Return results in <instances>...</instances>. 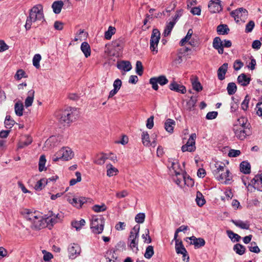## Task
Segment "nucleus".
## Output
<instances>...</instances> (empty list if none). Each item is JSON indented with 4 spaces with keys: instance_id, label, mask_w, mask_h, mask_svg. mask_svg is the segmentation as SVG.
I'll list each match as a JSON object with an SVG mask.
<instances>
[{
    "instance_id": "obj_1",
    "label": "nucleus",
    "mask_w": 262,
    "mask_h": 262,
    "mask_svg": "<svg viewBox=\"0 0 262 262\" xmlns=\"http://www.w3.org/2000/svg\"><path fill=\"white\" fill-rule=\"evenodd\" d=\"M37 21H41L42 23L46 21L43 6L41 4L36 5L30 10L29 16L27 17L25 25L26 29L27 30L30 29L32 23Z\"/></svg>"
},
{
    "instance_id": "obj_2",
    "label": "nucleus",
    "mask_w": 262,
    "mask_h": 262,
    "mask_svg": "<svg viewBox=\"0 0 262 262\" xmlns=\"http://www.w3.org/2000/svg\"><path fill=\"white\" fill-rule=\"evenodd\" d=\"M78 115V112L75 107H68L63 111L59 118V121L64 125H68L74 121Z\"/></svg>"
},
{
    "instance_id": "obj_3",
    "label": "nucleus",
    "mask_w": 262,
    "mask_h": 262,
    "mask_svg": "<svg viewBox=\"0 0 262 262\" xmlns=\"http://www.w3.org/2000/svg\"><path fill=\"white\" fill-rule=\"evenodd\" d=\"M140 226L135 225L130 232V235L128 238L127 244L131 249L134 251H138V241Z\"/></svg>"
},
{
    "instance_id": "obj_4",
    "label": "nucleus",
    "mask_w": 262,
    "mask_h": 262,
    "mask_svg": "<svg viewBox=\"0 0 262 262\" xmlns=\"http://www.w3.org/2000/svg\"><path fill=\"white\" fill-rule=\"evenodd\" d=\"M104 220L101 216H94L91 219V229L95 234H100L102 232L104 228Z\"/></svg>"
},
{
    "instance_id": "obj_5",
    "label": "nucleus",
    "mask_w": 262,
    "mask_h": 262,
    "mask_svg": "<svg viewBox=\"0 0 262 262\" xmlns=\"http://www.w3.org/2000/svg\"><path fill=\"white\" fill-rule=\"evenodd\" d=\"M74 156V153L69 147H63L59 150L53 157V161L56 162L59 159L68 161Z\"/></svg>"
},
{
    "instance_id": "obj_6",
    "label": "nucleus",
    "mask_w": 262,
    "mask_h": 262,
    "mask_svg": "<svg viewBox=\"0 0 262 262\" xmlns=\"http://www.w3.org/2000/svg\"><path fill=\"white\" fill-rule=\"evenodd\" d=\"M160 39V32L158 29H154L150 39V49L153 54L158 52V45Z\"/></svg>"
},
{
    "instance_id": "obj_7",
    "label": "nucleus",
    "mask_w": 262,
    "mask_h": 262,
    "mask_svg": "<svg viewBox=\"0 0 262 262\" xmlns=\"http://www.w3.org/2000/svg\"><path fill=\"white\" fill-rule=\"evenodd\" d=\"M167 167L169 170V173L171 176L179 175L182 172L180 165L177 160L169 159L167 163Z\"/></svg>"
},
{
    "instance_id": "obj_8",
    "label": "nucleus",
    "mask_w": 262,
    "mask_h": 262,
    "mask_svg": "<svg viewBox=\"0 0 262 262\" xmlns=\"http://www.w3.org/2000/svg\"><path fill=\"white\" fill-rule=\"evenodd\" d=\"M196 138L195 134H192L188 139L186 144L182 146V150L183 152L194 151L195 150V139Z\"/></svg>"
},
{
    "instance_id": "obj_9",
    "label": "nucleus",
    "mask_w": 262,
    "mask_h": 262,
    "mask_svg": "<svg viewBox=\"0 0 262 262\" xmlns=\"http://www.w3.org/2000/svg\"><path fill=\"white\" fill-rule=\"evenodd\" d=\"M68 250L69 256L71 259H75L80 255L81 252V248L80 246L75 243L70 244L69 246Z\"/></svg>"
},
{
    "instance_id": "obj_10",
    "label": "nucleus",
    "mask_w": 262,
    "mask_h": 262,
    "mask_svg": "<svg viewBox=\"0 0 262 262\" xmlns=\"http://www.w3.org/2000/svg\"><path fill=\"white\" fill-rule=\"evenodd\" d=\"M232 17H234V20L237 22H239L242 18H245L248 15V11L243 8H239L235 10L232 11L230 13Z\"/></svg>"
},
{
    "instance_id": "obj_11",
    "label": "nucleus",
    "mask_w": 262,
    "mask_h": 262,
    "mask_svg": "<svg viewBox=\"0 0 262 262\" xmlns=\"http://www.w3.org/2000/svg\"><path fill=\"white\" fill-rule=\"evenodd\" d=\"M233 129L236 137L241 140L245 139L246 136L250 134L249 128L245 129L242 126H234Z\"/></svg>"
},
{
    "instance_id": "obj_12",
    "label": "nucleus",
    "mask_w": 262,
    "mask_h": 262,
    "mask_svg": "<svg viewBox=\"0 0 262 262\" xmlns=\"http://www.w3.org/2000/svg\"><path fill=\"white\" fill-rule=\"evenodd\" d=\"M215 178L219 181H224V183L226 184L231 182V177L230 176V171L228 169H225V172H221L220 173H215L214 175Z\"/></svg>"
},
{
    "instance_id": "obj_13",
    "label": "nucleus",
    "mask_w": 262,
    "mask_h": 262,
    "mask_svg": "<svg viewBox=\"0 0 262 262\" xmlns=\"http://www.w3.org/2000/svg\"><path fill=\"white\" fill-rule=\"evenodd\" d=\"M169 89L173 91L180 93L181 94H185L186 89L183 85L178 84L175 80H173L169 84Z\"/></svg>"
},
{
    "instance_id": "obj_14",
    "label": "nucleus",
    "mask_w": 262,
    "mask_h": 262,
    "mask_svg": "<svg viewBox=\"0 0 262 262\" xmlns=\"http://www.w3.org/2000/svg\"><path fill=\"white\" fill-rule=\"evenodd\" d=\"M208 8L211 13L219 12L222 10L221 1L220 0H212L209 2Z\"/></svg>"
},
{
    "instance_id": "obj_15",
    "label": "nucleus",
    "mask_w": 262,
    "mask_h": 262,
    "mask_svg": "<svg viewBox=\"0 0 262 262\" xmlns=\"http://www.w3.org/2000/svg\"><path fill=\"white\" fill-rule=\"evenodd\" d=\"M251 183L254 189L262 191V173L256 175L251 180Z\"/></svg>"
},
{
    "instance_id": "obj_16",
    "label": "nucleus",
    "mask_w": 262,
    "mask_h": 262,
    "mask_svg": "<svg viewBox=\"0 0 262 262\" xmlns=\"http://www.w3.org/2000/svg\"><path fill=\"white\" fill-rule=\"evenodd\" d=\"M187 239L190 240V244L193 245L196 248L203 247L205 244V241L203 238H196L194 236H192L189 237H187Z\"/></svg>"
},
{
    "instance_id": "obj_17",
    "label": "nucleus",
    "mask_w": 262,
    "mask_h": 262,
    "mask_svg": "<svg viewBox=\"0 0 262 262\" xmlns=\"http://www.w3.org/2000/svg\"><path fill=\"white\" fill-rule=\"evenodd\" d=\"M88 198L84 197L74 198L70 200V203L77 208H80L88 201Z\"/></svg>"
},
{
    "instance_id": "obj_18",
    "label": "nucleus",
    "mask_w": 262,
    "mask_h": 262,
    "mask_svg": "<svg viewBox=\"0 0 262 262\" xmlns=\"http://www.w3.org/2000/svg\"><path fill=\"white\" fill-rule=\"evenodd\" d=\"M213 47L217 50L220 54L224 53V49L223 48V41L219 37H215L213 40Z\"/></svg>"
},
{
    "instance_id": "obj_19",
    "label": "nucleus",
    "mask_w": 262,
    "mask_h": 262,
    "mask_svg": "<svg viewBox=\"0 0 262 262\" xmlns=\"http://www.w3.org/2000/svg\"><path fill=\"white\" fill-rule=\"evenodd\" d=\"M228 64L224 63L217 70V77L220 80H223L225 78V75L227 72Z\"/></svg>"
},
{
    "instance_id": "obj_20",
    "label": "nucleus",
    "mask_w": 262,
    "mask_h": 262,
    "mask_svg": "<svg viewBox=\"0 0 262 262\" xmlns=\"http://www.w3.org/2000/svg\"><path fill=\"white\" fill-rule=\"evenodd\" d=\"M24 213L26 214L25 217L27 220L31 221L34 223H35L36 220L38 219L39 221H40L42 218L41 216L36 214L35 212H30L28 209L25 210Z\"/></svg>"
},
{
    "instance_id": "obj_21",
    "label": "nucleus",
    "mask_w": 262,
    "mask_h": 262,
    "mask_svg": "<svg viewBox=\"0 0 262 262\" xmlns=\"http://www.w3.org/2000/svg\"><path fill=\"white\" fill-rule=\"evenodd\" d=\"M117 67L119 70L125 72L129 71L132 68L130 62L129 61L124 60L118 62L117 64Z\"/></svg>"
},
{
    "instance_id": "obj_22",
    "label": "nucleus",
    "mask_w": 262,
    "mask_h": 262,
    "mask_svg": "<svg viewBox=\"0 0 262 262\" xmlns=\"http://www.w3.org/2000/svg\"><path fill=\"white\" fill-rule=\"evenodd\" d=\"M231 222L233 223L236 227L242 229L248 230L250 228V223L249 221H243L242 220H231Z\"/></svg>"
},
{
    "instance_id": "obj_23",
    "label": "nucleus",
    "mask_w": 262,
    "mask_h": 262,
    "mask_svg": "<svg viewBox=\"0 0 262 262\" xmlns=\"http://www.w3.org/2000/svg\"><path fill=\"white\" fill-rule=\"evenodd\" d=\"M32 142V138L29 135H25L18 144V148H23Z\"/></svg>"
},
{
    "instance_id": "obj_24",
    "label": "nucleus",
    "mask_w": 262,
    "mask_h": 262,
    "mask_svg": "<svg viewBox=\"0 0 262 262\" xmlns=\"http://www.w3.org/2000/svg\"><path fill=\"white\" fill-rule=\"evenodd\" d=\"M237 80L242 86H246L250 83L251 78L248 77L245 74L242 73L238 76Z\"/></svg>"
},
{
    "instance_id": "obj_25",
    "label": "nucleus",
    "mask_w": 262,
    "mask_h": 262,
    "mask_svg": "<svg viewBox=\"0 0 262 262\" xmlns=\"http://www.w3.org/2000/svg\"><path fill=\"white\" fill-rule=\"evenodd\" d=\"M63 6V2L62 1L54 2L52 5V8L53 9L54 13L57 14L60 13Z\"/></svg>"
},
{
    "instance_id": "obj_26",
    "label": "nucleus",
    "mask_w": 262,
    "mask_h": 262,
    "mask_svg": "<svg viewBox=\"0 0 262 262\" xmlns=\"http://www.w3.org/2000/svg\"><path fill=\"white\" fill-rule=\"evenodd\" d=\"M176 124L175 121L171 119H168L164 123V127L167 132L172 133L173 132V128Z\"/></svg>"
},
{
    "instance_id": "obj_27",
    "label": "nucleus",
    "mask_w": 262,
    "mask_h": 262,
    "mask_svg": "<svg viewBox=\"0 0 262 262\" xmlns=\"http://www.w3.org/2000/svg\"><path fill=\"white\" fill-rule=\"evenodd\" d=\"M80 49L86 58H88L91 55V48L87 42H83L81 43L80 46Z\"/></svg>"
},
{
    "instance_id": "obj_28",
    "label": "nucleus",
    "mask_w": 262,
    "mask_h": 262,
    "mask_svg": "<svg viewBox=\"0 0 262 262\" xmlns=\"http://www.w3.org/2000/svg\"><path fill=\"white\" fill-rule=\"evenodd\" d=\"M59 214H57L55 215V214H52L50 215L49 217L46 219V222L48 225H51L53 226L55 223H57L60 219V216H59Z\"/></svg>"
},
{
    "instance_id": "obj_29",
    "label": "nucleus",
    "mask_w": 262,
    "mask_h": 262,
    "mask_svg": "<svg viewBox=\"0 0 262 262\" xmlns=\"http://www.w3.org/2000/svg\"><path fill=\"white\" fill-rule=\"evenodd\" d=\"M230 29L226 24L219 25L216 28V32L219 35H227L229 33Z\"/></svg>"
},
{
    "instance_id": "obj_30",
    "label": "nucleus",
    "mask_w": 262,
    "mask_h": 262,
    "mask_svg": "<svg viewBox=\"0 0 262 262\" xmlns=\"http://www.w3.org/2000/svg\"><path fill=\"white\" fill-rule=\"evenodd\" d=\"M34 91L31 90L28 92L29 95L26 98L25 101V105L26 107L32 105L34 100Z\"/></svg>"
},
{
    "instance_id": "obj_31",
    "label": "nucleus",
    "mask_w": 262,
    "mask_h": 262,
    "mask_svg": "<svg viewBox=\"0 0 262 262\" xmlns=\"http://www.w3.org/2000/svg\"><path fill=\"white\" fill-rule=\"evenodd\" d=\"M240 170L242 172L245 174L249 173L251 170L250 163L247 161H243L240 164Z\"/></svg>"
},
{
    "instance_id": "obj_32",
    "label": "nucleus",
    "mask_w": 262,
    "mask_h": 262,
    "mask_svg": "<svg viewBox=\"0 0 262 262\" xmlns=\"http://www.w3.org/2000/svg\"><path fill=\"white\" fill-rule=\"evenodd\" d=\"M107 168V176L109 177L115 176L117 174L119 171L118 170L114 167L111 164L106 165Z\"/></svg>"
},
{
    "instance_id": "obj_33",
    "label": "nucleus",
    "mask_w": 262,
    "mask_h": 262,
    "mask_svg": "<svg viewBox=\"0 0 262 262\" xmlns=\"http://www.w3.org/2000/svg\"><path fill=\"white\" fill-rule=\"evenodd\" d=\"M175 22L174 21H170L166 24L165 29L163 32V35L165 37H166L170 35L173 28L174 27L175 25Z\"/></svg>"
},
{
    "instance_id": "obj_34",
    "label": "nucleus",
    "mask_w": 262,
    "mask_h": 262,
    "mask_svg": "<svg viewBox=\"0 0 262 262\" xmlns=\"http://www.w3.org/2000/svg\"><path fill=\"white\" fill-rule=\"evenodd\" d=\"M175 248L176 252L178 254H186V253H187V251L184 247L181 241L176 243Z\"/></svg>"
},
{
    "instance_id": "obj_35",
    "label": "nucleus",
    "mask_w": 262,
    "mask_h": 262,
    "mask_svg": "<svg viewBox=\"0 0 262 262\" xmlns=\"http://www.w3.org/2000/svg\"><path fill=\"white\" fill-rule=\"evenodd\" d=\"M195 201L197 205L200 207L203 206L206 203V201L203 195L200 191H198L196 192Z\"/></svg>"
},
{
    "instance_id": "obj_36",
    "label": "nucleus",
    "mask_w": 262,
    "mask_h": 262,
    "mask_svg": "<svg viewBox=\"0 0 262 262\" xmlns=\"http://www.w3.org/2000/svg\"><path fill=\"white\" fill-rule=\"evenodd\" d=\"M142 143L144 146H150L149 135L147 132H143L141 136Z\"/></svg>"
},
{
    "instance_id": "obj_37",
    "label": "nucleus",
    "mask_w": 262,
    "mask_h": 262,
    "mask_svg": "<svg viewBox=\"0 0 262 262\" xmlns=\"http://www.w3.org/2000/svg\"><path fill=\"white\" fill-rule=\"evenodd\" d=\"M215 167L216 169H215L213 172L214 175L215 174L216 172L219 173L221 172H224L226 169L225 168V164L219 162L215 163Z\"/></svg>"
},
{
    "instance_id": "obj_38",
    "label": "nucleus",
    "mask_w": 262,
    "mask_h": 262,
    "mask_svg": "<svg viewBox=\"0 0 262 262\" xmlns=\"http://www.w3.org/2000/svg\"><path fill=\"white\" fill-rule=\"evenodd\" d=\"M109 158L107 157L106 155L102 153L97 156V159L95 161V163L98 165H103L106 159Z\"/></svg>"
},
{
    "instance_id": "obj_39",
    "label": "nucleus",
    "mask_w": 262,
    "mask_h": 262,
    "mask_svg": "<svg viewBox=\"0 0 262 262\" xmlns=\"http://www.w3.org/2000/svg\"><path fill=\"white\" fill-rule=\"evenodd\" d=\"M15 113L18 116H21L23 114L24 106L21 103L16 102L14 106Z\"/></svg>"
},
{
    "instance_id": "obj_40",
    "label": "nucleus",
    "mask_w": 262,
    "mask_h": 262,
    "mask_svg": "<svg viewBox=\"0 0 262 262\" xmlns=\"http://www.w3.org/2000/svg\"><path fill=\"white\" fill-rule=\"evenodd\" d=\"M226 232L228 237L233 242H238L241 238L238 234L234 233L233 231L231 230H227Z\"/></svg>"
},
{
    "instance_id": "obj_41",
    "label": "nucleus",
    "mask_w": 262,
    "mask_h": 262,
    "mask_svg": "<svg viewBox=\"0 0 262 262\" xmlns=\"http://www.w3.org/2000/svg\"><path fill=\"white\" fill-rule=\"evenodd\" d=\"M234 251L239 255H243L245 252V247L241 244H236L233 247Z\"/></svg>"
},
{
    "instance_id": "obj_42",
    "label": "nucleus",
    "mask_w": 262,
    "mask_h": 262,
    "mask_svg": "<svg viewBox=\"0 0 262 262\" xmlns=\"http://www.w3.org/2000/svg\"><path fill=\"white\" fill-rule=\"evenodd\" d=\"M47 183L48 180L46 179H40L39 181L37 182L34 186V188L36 190H41Z\"/></svg>"
},
{
    "instance_id": "obj_43",
    "label": "nucleus",
    "mask_w": 262,
    "mask_h": 262,
    "mask_svg": "<svg viewBox=\"0 0 262 262\" xmlns=\"http://www.w3.org/2000/svg\"><path fill=\"white\" fill-rule=\"evenodd\" d=\"M192 34V30L191 29H189L186 36L181 40L180 42V46H183L187 42H188L191 38Z\"/></svg>"
},
{
    "instance_id": "obj_44",
    "label": "nucleus",
    "mask_w": 262,
    "mask_h": 262,
    "mask_svg": "<svg viewBox=\"0 0 262 262\" xmlns=\"http://www.w3.org/2000/svg\"><path fill=\"white\" fill-rule=\"evenodd\" d=\"M227 90L228 93L230 95H233L237 90V87L235 83L230 82L228 84Z\"/></svg>"
},
{
    "instance_id": "obj_45",
    "label": "nucleus",
    "mask_w": 262,
    "mask_h": 262,
    "mask_svg": "<svg viewBox=\"0 0 262 262\" xmlns=\"http://www.w3.org/2000/svg\"><path fill=\"white\" fill-rule=\"evenodd\" d=\"M116 32V29L115 27L112 26H110L108 28L107 31H106L104 33V37L106 39L109 40L112 38L113 35H114Z\"/></svg>"
},
{
    "instance_id": "obj_46",
    "label": "nucleus",
    "mask_w": 262,
    "mask_h": 262,
    "mask_svg": "<svg viewBox=\"0 0 262 262\" xmlns=\"http://www.w3.org/2000/svg\"><path fill=\"white\" fill-rule=\"evenodd\" d=\"M247 119L244 117H241L237 119L236 124L234 126H239L240 127H244L245 129H248V126H247Z\"/></svg>"
},
{
    "instance_id": "obj_47",
    "label": "nucleus",
    "mask_w": 262,
    "mask_h": 262,
    "mask_svg": "<svg viewBox=\"0 0 262 262\" xmlns=\"http://www.w3.org/2000/svg\"><path fill=\"white\" fill-rule=\"evenodd\" d=\"M247 119L244 117H241L237 119L236 124L234 126H239L240 127H244L245 129H248V126H247Z\"/></svg>"
},
{
    "instance_id": "obj_48",
    "label": "nucleus",
    "mask_w": 262,
    "mask_h": 262,
    "mask_svg": "<svg viewBox=\"0 0 262 262\" xmlns=\"http://www.w3.org/2000/svg\"><path fill=\"white\" fill-rule=\"evenodd\" d=\"M15 123V121L11 119L10 115H7L5 118V125L7 128H11Z\"/></svg>"
},
{
    "instance_id": "obj_49",
    "label": "nucleus",
    "mask_w": 262,
    "mask_h": 262,
    "mask_svg": "<svg viewBox=\"0 0 262 262\" xmlns=\"http://www.w3.org/2000/svg\"><path fill=\"white\" fill-rule=\"evenodd\" d=\"M46 163V157L45 155H41L39 158V164H38V169L39 171H42L43 170L46 169L45 168V164Z\"/></svg>"
},
{
    "instance_id": "obj_50",
    "label": "nucleus",
    "mask_w": 262,
    "mask_h": 262,
    "mask_svg": "<svg viewBox=\"0 0 262 262\" xmlns=\"http://www.w3.org/2000/svg\"><path fill=\"white\" fill-rule=\"evenodd\" d=\"M154 254V247L152 246H147L144 253V257L147 259H150Z\"/></svg>"
},
{
    "instance_id": "obj_51",
    "label": "nucleus",
    "mask_w": 262,
    "mask_h": 262,
    "mask_svg": "<svg viewBox=\"0 0 262 262\" xmlns=\"http://www.w3.org/2000/svg\"><path fill=\"white\" fill-rule=\"evenodd\" d=\"M85 224V220L81 219L79 221H74L72 223L73 227L76 228V230H80Z\"/></svg>"
},
{
    "instance_id": "obj_52",
    "label": "nucleus",
    "mask_w": 262,
    "mask_h": 262,
    "mask_svg": "<svg viewBox=\"0 0 262 262\" xmlns=\"http://www.w3.org/2000/svg\"><path fill=\"white\" fill-rule=\"evenodd\" d=\"M192 85L193 89L197 92H200L203 89L201 84L197 78L192 81Z\"/></svg>"
},
{
    "instance_id": "obj_53",
    "label": "nucleus",
    "mask_w": 262,
    "mask_h": 262,
    "mask_svg": "<svg viewBox=\"0 0 262 262\" xmlns=\"http://www.w3.org/2000/svg\"><path fill=\"white\" fill-rule=\"evenodd\" d=\"M41 59V55L39 54H35L33 58V64L36 69L40 68L39 62Z\"/></svg>"
},
{
    "instance_id": "obj_54",
    "label": "nucleus",
    "mask_w": 262,
    "mask_h": 262,
    "mask_svg": "<svg viewBox=\"0 0 262 262\" xmlns=\"http://www.w3.org/2000/svg\"><path fill=\"white\" fill-rule=\"evenodd\" d=\"M196 102V99L193 96H191L189 101L187 102L186 106L187 109L191 111L195 106Z\"/></svg>"
},
{
    "instance_id": "obj_55",
    "label": "nucleus",
    "mask_w": 262,
    "mask_h": 262,
    "mask_svg": "<svg viewBox=\"0 0 262 262\" xmlns=\"http://www.w3.org/2000/svg\"><path fill=\"white\" fill-rule=\"evenodd\" d=\"M106 209L107 207L104 204H102L101 205H95L92 207V209L96 212L104 211Z\"/></svg>"
},
{
    "instance_id": "obj_56",
    "label": "nucleus",
    "mask_w": 262,
    "mask_h": 262,
    "mask_svg": "<svg viewBox=\"0 0 262 262\" xmlns=\"http://www.w3.org/2000/svg\"><path fill=\"white\" fill-rule=\"evenodd\" d=\"M175 178H173L174 181L176 182V183L179 185L181 186V184L182 182H184V178H185V176L182 172L180 173V174L178 175H174Z\"/></svg>"
},
{
    "instance_id": "obj_57",
    "label": "nucleus",
    "mask_w": 262,
    "mask_h": 262,
    "mask_svg": "<svg viewBox=\"0 0 262 262\" xmlns=\"http://www.w3.org/2000/svg\"><path fill=\"white\" fill-rule=\"evenodd\" d=\"M136 72L139 75L141 76L143 73V67L142 63L140 61H137L136 63Z\"/></svg>"
},
{
    "instance_id": "obj_58",
    "label": "nucleus",
    "mask_w": 262,
    "mask_h": 262,
    "mask_svg": "<svg viewBox=\"0 0 262 262\" xmlns=\"http://www.w3.org/2000/svg\"><path fill=\"white\" fill-rule=\"evenodd\" d=\"M156 79L158 83L161 85H164L167 84L168 82V79L164 75H161L158 77H156Z\"/></svg>"
},
{
    "instance_id": "obj_59",
    "label": "nucleus",
    "mask_w": 262,
    "mask_h": 262,
    "mask_svg": "<svg viewBox=\"0 0 262 262\" xmlns=\"http://www.w3.org/2000/svg\"><path fill=\"white\" fill-rule=\"evenodd\" d=\"M75 175L77 177L76 179H72L70 181V185L71 186L74 185L76 184L77 182H79L81 180V175L80 172L76 171L75 173Z\"/></svg>"
},
{
    "instance_id": "obj_60",
    "label": "nucleus",
    "mask_w": 262,
    "mask_h": 262,
    "mask_svg": "<svg viewBox=\"0 0 262 262\" xmlns=\"http://www.w3.org/2000/svg\"><path fill=\"white\" fill-rule=\"evenodd\" d=\"M145 218V214L144 213H138L135 218V221L141 224L144 222Z\"/></svg>"
},
{
    "instance_id": "obj_61",
    "label": "nucleus",
    "mask_w": 262,
    "mask_h": 262,
    "mask_svg": "<svg viewBox=\"0 0 262 262\" xmlns=\"http://www.w3.org/2000/svg\"><path fill=\"white\" fill-rule=\"evenodd\" d=\"M184 183L185 185L188 187H192L194 185V181L189 176H185L184 178Z\"/></svg>"
},
{
    "instance_id": "obj_62",
    "label": "nucleus",
    "mask_w": 262,
    "mask_h": 262,
    "mask_svg": "<svg viewBox=\"0 0 262 262\" xmlns=\"http://www.w3.org/2000/svg\"><path fill=\"white\" fill-rule=\"evenodd\" d=\"M250 99L249 96L247 95L241 104V107L244 111H246L248 109Z\"/></svg>"
},
{
    "instance_id": "obj_63",
    "label": "nucleus",
    "mask_w": 262,
    "mask_h": 262,
    "mask_svg": "<svg viewBox=\"0 0 262 262\" xmlns=\"http://www.w3.org/2000/svg\"><path fill=\"white\" fill-rule=\"evenodd\" d=\"M142 237L144 239V243L149 244L151 242V239L149 236V231L148 229L145 230V233L142 234Z\"/></svg>"
},
{
    "instance_id": "obj_64",
    "label": "nucleus",
    "mask_w": 262,
    "mask_h": 262,
    "mask_svg": "<svg viewBox=\"0 0 262 262\" xmlns=\"http://www.w3.org/2000/svg\"><path fill=\"white\" fill-rule=\"evenodd\" d=\"M255 26V23L254 21L250 20L249 23L246 25L245 28V32L246 33H250L252 32L254 27Z\"/></svg>"
}]
</instances>
